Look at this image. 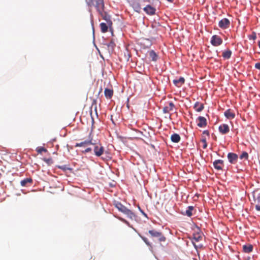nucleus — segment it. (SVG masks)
I'll return each instance as SVG.
<instances>
[{
	"label": "nucleus",
	"mask_w": 260,
	"mask_h": 260,
	"mask_svg": "<svg viewBox=\"0 0 260 260\" xmlns=\"http://www.w3.org/2000/svg\"><path fill=\"white\" fill-rule=\"evenodd\" d=\"M92 131H90L88 139L87 140L82 141V148L85 147V145H90L93 147V151L94 154L97 156L100 157L104 153L105 151L104 147L100 143H96L93 142L92 137L91 136ZM95 142V141H94Z\"/></svg>",
	"instance_id": "nucleus-1"
},
{
	"label": "nucleus",
	"mask_w": 260,
	"mask_h": 260,
	"mask_svg": "<svg viewBox=\"0 0 260 260\" xmlns=\"http://www.w3.org/2000/svg\"><path fill=\"white\" fill-rule=\"evenodd\" d=\"M113 205L119 212L126 215L128 218L136 220L137 215L132 211L122 204L121 202L114 201Z\"/></svg>",
	"instance_id": "nucleus-2"
},
{
	"label": "nucleus",
	"mask_w": 260,
	"mask_h": 260,
	"mask_svg": "<svg viewBox=\"0 0 260 260\" xmlns=\"http://www.w3.org/2000/svg\"><path fill=\"white\" fill-rule=\"evenodd\" d=\"M87 5L90 7L95 6L98 12L103 11L104 10V3L103 0H85Z\"/></svg>",
	"instance_id": "nucleus-3"
},
{
	"label": "nucleus",
	"mask_w": 260,
	"mask_h": 260,
	"mask_svg": "<svg viewBox=\"0 0 260 260\" xmlns=\"http://www.w3.org/2000/svg\"><path fill=\"white\" fill-rule=\"evenodd\" d=\"M100 16L102 17V18L105 20L107 23L108 25L109 26L110 30L111 32L112 36H113V31L111 27L112 25V21L111 20V16L106 12L104 11H100L98 12Z\"/></svg>",
	"instance_id": "nucleus-4"
},
{
	"label": "nucleus",
	"mask_w": 260,
	"mask_h": 260,
	"mask_svg": "<svg viewBox=\"0 0 260 260\" xmlns=\"http://www.w3.org/2000/svg\"><path fill=\"white\" fill-rule=\"evenodd\" d=\"M160 6H154L152 4L147 5L144 8L143 11L148 15L152 16L154 15L156 13V7H159Z\"/></svg>",
	"instance_id": "nucleus-5"
},
{
	"label": "nucleus",
	"mask_w": 260,
	"mask_h": 260,
	"mask_svg": "<svg viewBox=\"0 0 260 260\" xmlns=\"http://www.w3.org/2000/svg\"><path fill=\"white\" fill-rule=\"evenodd\" d=\"M152 237H156L158 238L159 242H164L166 241V237L160 232L156 231L154 230H151L148 231Z\"/></svg>",
	"instance_id": "nucleus-6"
},
{
	"label": "nucleus",
	"mask_w": 260,
	"mask_h": 260,
	"mask_svg": "<svg viewBox=\"0 0 260 260\" xmlns=\"http://www.w3.org/2000/svg\"><path fill=\"white\" fill-rule=\"evenodd\" d=\"M210 43L212 46L216 47L221 45L223 41L221 37L215 35L211 38Z\"/></svg>",
	"instance_id": "nucleus-7"
},
{
	"label": "nucleus",
	"mask_w": 260,
	"mask_h": 260,
	"mask_svg": "<svg viewBox=\"0 0 260 260\" xmlns=\"http://www.w3.org/2000/svg\"><path fill=\"white\" fill-rule=\"evenodd\" d=\"M104 45L107 47V50L110 55H111L114 52V49L116 46L114 40L112 39L109 42L104 43Z\"/></svg>",
	"instance_id": "nucleus-8"
},
{
	"label": "nucleus",
	"mask_w": 260,
	"mask_h": 260,
	"mask_svg": "<svg viewBox=\"0 0 260 260\" xmlns=\"http://www.w3.org/2000/svg\"><path fill=\"white\" fill-rule=\"evenodd\" d=\"M229 162L231 164H235L238 159V155L234 152H229L227 155Z\"/></svg>",
	"instance_id": "nucleus-9"
},
{
	"label": "nucleus",
	"mask_w": 260,
	"mask_h": 260,
	"mask_svg": "<svg viewBox=\"0 0 260 260\" xmlns=\"http://www.w3.org/2000/svg\"><path fill=\"white\" fill-rule=\"evenodd\" d=\"M140 0H132L131 5L136 12L140 13L141 10Z\"/></svg>",
	"instance_id": "nucleus-10"
},
{
	"label": "nucleus",
	"mask_w": 260,
	"mask_h": 260,
	"mask_svg": "<svg viewBox=\"0 0 260 260\" xmlns=\"http://www.w3.org/2000/svg\"><path fill=\"white\" fill-rule=\"evenodd\" d=\"M230 25V21L226 18L222 19L218 22V26L222 29H226L228 28Z\"/></svg>",
	"instance_id": "nucleus-11"
},
{
	"label": "nucleus",
	"mask_w": 260,
	"mask_h": 260,
	"mask_svg": "<svg viewBox=\"0 0 260 260\" xmlns=\"http://www.w3.org/2000/svg\"><path fill=\"white\" fill-rule=\"evenodd\" d=\"M218 131L222 135H225L230 132V127L227 124H222L218 127Z\"/></svg>",
	"instance_id": "nucleus-12"
},
{
	"label": "nucleus",
	"mask_w": 260,
	"mask_h": 260,
	"mask_svg": "<svg viewBox=\"0 0 260 260\" xmlns=\"http://www.w3.org/2000/svg\"><path fill=\"white\" fill-rule=\"evenodd\" d=\"M197 121H199L197 125L200 127H205L207 124V119L203 116H199L197 119Z\"/></svg>",
	"instance_id": "nucleus-13"
},
{
	"label": "nucleus",
	"mask_w": 260,
	"mask_h": 260,
	"mask_svg": "<svg viewBox=\"0 0 260 260\" xmlns=\"http://www.w3.org/2000/svg\"><path fill=\"white\" fill-rule=\"evenodd\" d=\"M194 209V207L192 206H189L187 207L186 210L185 211H182L181 214L184 216H187V217H191L192 215V211Z\"/></svg>",
	"instance_id": "nucleus-14"
},
{
	"label": "nucleus",
	"mask_w": 260,
	"mask_h": 260,
	"mask_svg": "<svg viewBox=\"0 0 260 260\" xmlns=\"http://www.w3.org/2000/svg\"><path fill=\"white\" fill-rule=\"evenodd\" d=\"M224 116L228 119H234L235 117V114L230 109H228L224 112Z\"/></svg>",
	"instance_id": "nucleus-15"
},
{
	"label": "nucleus",
	"mask_w": 260,
	"mask_h": 260,
	"mask_svg": "<svg viewBox=\"0 0 260 260\" xmlns=\"http://www.w3.org/2000/svg\"><path fill=\"white\" fill-rule=\"evenodd\" d=\"M253 246L252 244H245L243 245V251L246 253H249L252 251Z\"/></svg>",
	"instance_id": "nucleus-16"
},
{
	"label": "nucleus",
	"mask_w": 260,
	"mask_h": 260,
	"mask_svg": "<svg viewBox=\"0 0 260 260\" xmlns=\"http://www.w3.org/2000/svg\"><path fill=\"white\" fill-rule=\"evenodd\" d=\"M173 84L177 87H180L185 82V79L183 77H180L178 79H174L173 81Z\"/></svg>",
	"instance_id": "nucleus-17"
},
{
	"label": "nucleus",
	"mask_w": 260,
	"mask_h": 260,
	"mask_svg": "<svg viewBox=\"0 0 260 260\" xmlns=\"http://www.w3.org/2000/svg\"><path fill=\"white\" fill-rule=\"evenodd\" d=\"M193 108L195 111L198 112H201L204 108V105L203 103H200L199 102H196L193 106Z\"/></svg>",
	"instance_id": "nucleus-18"
},
{
	"label": "nucleus",
	"mask_w": 260,
	"mask_h": 260,
	"mask_svg": "<svg viewBox=\"0 0 260 260\" xmlns=\"http://www.w3.org/2000/svg\"><path fill=\"white\" fill-rule=\"evenodd\" d=\"M104 94L107 99H110L113 96V90L112 89L106 88L104 90Z\"/></svg>",
	"instance_id": "nucleus-19"
},
{
	"label": "nucleus",
	"mask_w": 260,
	"mask_h": 260,
	"mask_svg": "<svg viewBox=\"0 0 260 260\" xmlns=\"http://www.w3.org/2000/svg\"><path fill=\"white\" fill-rule=\"evenodd\" d=\"M170 139L172 142L177 143L180 141L181 137L179 134L177 133H173L171 135Z\"/></svg>",
	"instance_id": "nucleus-20"
},
{
	"label": "nucleus",
	"mask_w": 260,
	"mask_h": 260,
	"mask_svg": "<svg viewBox=\"0 0 260 260\" xmlns=\"http://www.w3.org/2000/svg\"><path fill=\"white\" fill-rule=\"evenodd\" d=\"M149 55L150 57L151 58L152 61H156L158 59V55L153 50H151L149 52Z\"/></svg>",
	"instance_id": "nucleus-21"
},
{
	"label": "nucleus",
	"mask_w": 260,
	"mask_h": 260,
	"mask_svg": "<svg viewBox=\"0 0 260 260\" xmlns=\"http://www.w3.org/2000/svg\"><path fill=\"white\" fill-rule=\"evenodd\" d=\"M232 52L230 49L225 50L222 53V57L224 59H229L231 58Z\"/></svg>",
	"instance_id": "nucleus-22"
},
{
	"label": "nucleus",
	"mask_w": 260,
	"mask_h": 260,
	"mask_svg": "<svg viewBox=\"0 0 260 260\" xmlns=\"http://www.w3.org/2000/svg\"><path fill=\"white\" fill-rule=\"evenodd\" d=\"M101 31L103 33L107 32L108 30V27H109L107 23H106L105 22H102L100 24Z\"/></svg>",
	"instance_id": "nucleus-23"
},
{
	"label": "nucleus",
	"mask_w": 260,
	"mask_h": 260,
	"mask_svg": "<svg viewBox=\"0 0 260 260\" xmlns=\"http://www.w3.org/2000/svg\"><path fill=\"white\" fill-rule=\"evenodd\" d=\"M32 182V180L31 178H27L21 181V185L22 186H27V184H31Z\"/></svg>",
	"instance_id": "nucleus-24"
},
{
	"label": "nucleus",
	"mask_w": 260,
	"mask_h": 260,
	"mask_svg": "<svg viewBox=\"0 0 260 260\" xmlns=\"http://www.w3.org/2000/svg\"><path fill=\"white\" fill-rule=\"evenodd\" d=\"M138 235L139 237L143 240V241L145 243V244L152 248L151 243L148 241V239L145 237L142 236L140 233H138Z\"/></svg>",
	"instance_id": "nucleus-25"
},
{
	"label": "nucleus",
	"mask_w": 260,
	"mask_h": 260,
	"mask_svg": "<svg viewBox=\"0 0 260 260\" xmlns=\"http://www.w3.org/2000/svg\"><path fill=\"white\" fill-rule=\"evenodd\" d=\"M86 145H85V147L82 148V154L86 153L88 152H91L92 153V150H93V147L91 146V147H86Z\"/></svg>",
	"instance_id": "nucleus-26"
},
{
	"label": "nucleus",
	"mask_w": 260,
	"mask_h": 260,
	"mask_svg": "<svg viewBox=\"0 0 260 260\" xmlns=\"http://www.w3.org/2000/svg\"><path fill=\"white\" fill-rule=\"evenodd\" d=\"M213 166L214 169L218 171L222 170V167L217 162H215V160L213 162Z\"/></svg>",
	"instance_id": "nucleus-27"
},
{
	"label": "nucleus",
	"mask_w": 260,
	"mask_h": 260,
	"mask_svg": "<svg viewBox=\"0 0 260 260\" xmlns=\"http://www.w3.org/2000/svg\"><path fill=\"white\" fill-rule=\"evenodd\" d=\"M248 154L246 151H243L242 153L240 154L239 157L241 159H242L244 158L245 159H248Z\"/></svg>",
	"instance_id": "nucleus-28"
},
{
	"label": "nucleus",
	"mask_w": 260,
	"mask_h": 260,
	"mask_svg": "<svg viewBox=\"0 0 260 260\" xmlns=\"http://www.w3.org/2000/svg\"><path fill=\"white\" fill-rule=\"evenodd\" d=\"M120 219L121 221H122L123 223L126 224L128 226L132 228L135 232H137V230L134 228H133V226L129 223V222L128 221H127L126 219L122 218H121Z\"/></svg>",
	"instance_id": "nucleus-29"
},
{
	"label": "nucleus",
	"mask_w": 260,
	"mask_h": 260,
	"mask_svg": "<svg viewBox=\"0 0 260 260\" xmlns=\"http://www.w3.org/2000/svg\"><path fill=\"white\" fill-rule=\"evenodd\" d=\"M192 240H193L195 242H198L200 241L202 237L198 234H193Z\"/></svg>",
	"instance_id": "nucleus-30"
},
{
	"label": "nucleus",
	"mask_w": 260,
	"mask_h": 260,
	"mask_svg": "<svg viewBox=\"0 0 260 260\" xmlns=\"http://www.w3.org/2000/svg\"><path fill=\"white\" fill-rule=\"evenodd\" d=\"M249 40H255L256 39V34L255 31H252L251 35L248 36Z\"/></svg>",
	"instance_id": "nucleus-31"
},
{
	"label": "nucleus",
	"mask_w": 260,
	"mask_h": 260,
	"mask_svg": "<svg viewBox=\"0 0 260 260\" xmlns=\"http://www.w3.org/2000/svg\"><path fill=\"white\" fill-rule=\"evenodd\" d=\"M137 207H138V209L139 210V211L141 213V214L146 218H147V219H148V217L147 216V214L145 213V212L141 209V208L140 207V206L138 205H137Z\"/></svg>",
	"instance_id": "nucleus-32"
},
{
	"label": "nucleus",
	"mask_w": 260,
	"mask_h": 260,
	"mask_svg": "<svg viewBox=\"0 0 260 260\" xmlns=\"http://www.w3.org/2000/svg\"><path fill=\"white\" fill-rule=\"evenodd\" d=\"M37 151L38 153H42V152H47V149L44 147H38L37 148Z\"/></svg>",
	"instance_id": "nucleus-33"
},
{
	"label": "nucleus",
	"mask_w": 260,
	"mask_h": 260,
	"mask_svg": "<svg viewBox=\"0 0 260 260\" xmlns=\"http://www.w3.org/2000/svg\"><path fill=\"white\" fill-rule=\"evenodd\" d=\"M57 168L63 171L70 169V168L67 165L57 166Z\"/></svg>",
	"instance_id": "nucleus-34"
},
{
	"label": "nucleus",
	"mask_w": 260,
	"mask_h": 260,
	"mask_svg": "<svg viewBox=\"0 0 260 260\" xmlns=\"http://www.w3.org/2000/svg\"><path fill=\"white\" fill-rule=\"evenodd\" d=\"M152 4L154 6H160L161 2L160 0H151Z\"/></svg>",
	"instance_id": "nucleus-35"
},
{
	"label": "nucleus",
	"mask_w": 260,
	"mask_h": 260,
	"mask_svg": "<svg viewBox=\"0 0 260 260\" xmlns=\"http://www.w3.org/2000/svg\"><path fill=\"white\" fill-rule=\"evenodd\" d=\"M201 141L203 143V149H206L207 147V141H206V139L205 138H203L202 140H201Z\"/></svg>",
	"instance_id": "nucleus-36"
},
{
	"label": "nucleus",
	"mask_w": 260,
	"mask_h": 260,
	"mask_svg": "<svg viewBox=\"0 0 260 260\" xmlns=\"http://www.w3.org/2000/svg\"><path fill=\"white\" fill-rule=\"evenodd\" d=\"M169 110L170 111H172L173 108L175 107V105L174 104V103L172 102H169Z\"/></svg>",
	"instance_id": "nucleus-37"
},
{
	"label": "nucleus",
	"mask_w": 260,
	"mask_h": 260,
	"mask_svg": "<svg viewBox=\"0 0 260 260\" xmlns=\"http://www.w3.org/2000/svg\"><path fill=\"white\" fill-rule=\"evenodd\" d=\"M169 107L167 106H165L163 108L162 111L164 113H168L169 111Z\"/></svg>",
	"instance_id": "nucleus-38"
},
{
	"label": "nucleus",
	"mask_w": 260,
	"mask_h": 260,
	"mask_svg": "<svg viewBox=\"0 0 260 260\" xmlns=\"http://www.w3.org/2000/svg\"><path fill=\"white\" fill-rule=\"evenodd\" d=\"M215 162H217L218 164L220 165L221 166L223 165L224 161L221 159H216L215 160Z\"/></svg>",
	"instance_id": "nucleus-39"
},
{
	"label": "nucleus",
	"mask_w": 260,
	"mask_h": 260,
	"mask_svg": "<svg viewBox=\"0 0 260 260\" xmlns=\"http://www.w3.org/2000/svg\"><path fill=\"white\" fill-rule=\"evenodd\" d=\"M254 67L255 69L259 70H260V62H257L255 64Z\"/></svg>",
	"instance_id": "nucleus-40"
},
{
	"label": "nucleus",
	"mask_w": 260,
	"mask_h": 260,
	"mask_svg": "<svg viewBox=\"0 0 260 260\" xmlns=\"http://www.w3.org/2000/svg\"><path fill=\"white\" fill-rule=\"evenodd\" d=\"M256 200H257L258 204H260V192L257 193Z\"/></svg>",
	"instance_id": "nucleus-41"
},
{
	"label": "nucleus",
	"mask_w": 260,
	"mask_h": 260,
	"mask_svg": "<svg viewBox=\"0 0 260 260\" xmlns=\"http://www.w3.org/2000/svg\"><path fill=\"white\" fill-rule=\"evenodd\" d=\"M124 56L126 59L127 61H128L129 60V58L131 57V55L129 53H127V54L124 53Z\"/></svg>",
	"instance_id": "nucleus-42"
},
{
	"label": "nucleus",
	"mask_w": 260,
	"mask_h": 260,
	"mask_svg": "<svg viewBox=\"0 0 260 260\" xmlns=\"http://www.w3.org/2000/svg\"><path fill=\"white\" fill-rule=\"evenodd\" d=\"M203 134H205L207 136H209V132L208 130H205L203 132Z\"/></svg>",
	"instance_id": "nucleus-43"
},
{
	"label": "nucleus",
	"mask_w": 260,
	"mask_h": 260,
	"mask_svg": "<svg viewBox=\"0 0 260 260\" xmlns=\"http://www.w3.org/2000/svg\"><path fill=\"white\" fill-rule=\"evenodd\" d=\"M255 209L257 211H260V205H255Z\"/></svg>",
	"instance_id": "nucleus-44"
},
{
	"label": "nucleus",
	"mask_w": 260,
	"mask_h": 260,
	"mask_svg": "<svg viewBox=\"0 0 260 260\" xmlns=\"http://www.w3.org/2000/svg\"><path fill=\"white\" fill-rule=\"evenodd\" d=\"M142 1L144 2H147V3H151L152 4L151 0H143Z\"/></svg>",
	"instance_id": "nucleus-45"
},
{
	"label": "nucleus",
	"mask_w": 260,
	"mask_h": 260,
	"mask_svg": "<svg viewBox=\"0 0 260 260\" xmlns=\"http://www.w3.org/2000/svg\"><path fill=\"white\" fill-rule=\"evenodd\" d=\"M129 98H128L127 99V101H126V103H127V105H126V106H127V107L128 108H129V105H128V102H129Z\"/></svg>",
	"instance_id": "nucleus-46"
},
{
	"label": "nucleus",
	"mask_w": 260,
	"mask_h": 260,
	"mask_svg": "<svg viewBox=\"0 0 260 260\" xmlns=\"http://www.w3.org/2000/svg\"><path fill=\"white\" fill-rule=\"evenodd\" d=\"M75 146H81V143H77Z\"/></svg>",
	"instance_id": "nucleus-47"
},
{
	"label": "nucleus",
	"mask_w": 260,
	"mask_h": 260,
	"mask_svg": "<svg viewBox=\"0 0 260 260\" xmlns=\"http://www.w3.org/2000/svg\"><path fill=\"white\" fill-rule=\"evenodd\" d=\"M92 29H93V40H94V30L93 27H92Z\"/></svg>",
	"instance_id": "nucleus-48"
},
{
	"label": "nucleus",
	"mask_w": 260,
	"mask_h": 260,
	"mask_svg": "<svg viewBox=\"0 0 260 260\" xmlns=\"http://www.w3.org/2000/svg\"><path fill=\"white\" fill-rule=\"evenodd\" d=\"M253 197L254 198V200H255V191H253L252 192Z\"/></svg>",
	"instance_id": "nucleus-49"
},
{
	"label": "nucleus",
	"mask_w": 260,
	"mask_h": 260,
	"mask_svg": "<svg viewBox=\"0 0 260 260\" xmlns=\"http://www.w3.org/2000/svg\"><path fill=\"white\" fill-rule=\"evenodd\" d=\"M139 133L142 136H144L143 133L141 131H139Z\"/></svg>",
	"instance_id": "nucleus-50"
},
{
	"label": "nucleus",
	"mask_w": 260,
	"mask_h": 260,
	"mask_svg": "<svg viewBox=\"0 0 260 260\" xmlns=\"http://www.w3.org/2000/svg\"><path fill=\"white\" fill-rule=\"evenodd\" d=\"M167 1L170 3H173V2H174V0H167Z\"/></svg>",
	"instance_id": "nucleus-51"
},
{
	"label": "nucleus",
	"mask_w": 260,
	"mask_h": 260,
	"mask_svg": "<svg viewBox=\"0 0 260 260\" xmlns=\"http://www.w3.org/2000/svg\"><path fill=\"white\" fill-rule=\"evenodd\" d=\"M108 43V42H107L106 41L104 40V41H103V43H102V44H103V45H104V43Z\"/></svg>",
	"instance_id": "nucleus-52"
},
{
	"label": "nucleus",
	"mask_w": 260,
	"mask_h": 260,
	"mask_svg": "<svg viewBox=\"0 0 260 260\" xmlns=\"http://www.w3.org/2000/svg\"><path fill=\"white\" fill-rule=\"evenodd\" d=\"M258 46L259 48H260V40L258 42Z\"/></svg>",
	"instance_id": "nucleus-53"
},
{
	"label": "nucleus",
	"mask_w": 260,
	"mask_h": 260,
	"mask_svg": "<svg viewBox=\"0 0 260 260\" xmlns=\"http://www.w3.org/2000/svg\"><path fill=\"white\" fill-rule=\"evenodd\" d=\"M102 90V87H101L100 90V91H99V93H100Z\"/></svg>",
	"instance_id": "nucleus-54"
},
{
	"label": "nucleus",
	"mask_w": 260,
	"mask_h": 260,
	"mask_svg": "<svg viewBox=\"0 0 260 260\" xmlns=\"http://www.w3.org/2000/svg\"><path fill=\"white\" fill-rule=\"evenodd\" d=\"M192 243H193V241H192ZM193 245H194V247L196 248V247H197L196 245L194 243H193Z\"/></svg>",
	"instance_id": "nucleus-55"
},
{
	"label": "nucleus",
	"mask_w": 260,
	"mask_h": 260,
	"mask_svg": "<svg viewBox=\"0 0 260 260\" xmlns=\"http://www.w3.org/2000/svg\"><path fill=\"white\" fill-rule=\"evenodd\" d=\"M101 57H102V58H103V56H102V55H101Z\"/></svg>",
	"instance_id": "nucleus-56"
},
{
	"label": "nucleus",
	"mask_w": 260,
	"mask_h": 260,
	"mask_svg": "<svg viewBox=\"0 0 260 260\" xmlns=\"http://www.w3.org/2000/svg\"><path fill=\"white\" fill-rule=\"evenodd\" d=\"M151 146H152V147H154L153 145H151Z\"/></svg>",
	"instance_id": "nucleus-57"
}]
</instances>
